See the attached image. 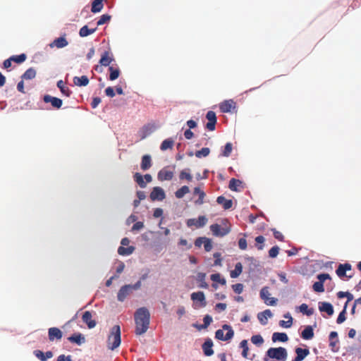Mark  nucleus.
Masks as SVG:
<instances>
[{"mask_svg": "<svg viewBox=\"0 0 361 361\" xmlns=\"http://www.w3.org/2000/svg\"><path fill=\"white\" fill-rule=\"evenodd\" d=\"M296 309L298 310V311L302 314L307 317L312 316L314 313V309L312 307L310 308L308 305L306 303L301 304L300 305L296 307Z\"/></svg>", "mask_w": 361, "mask_h": 361, "instance_id": "nucleus-36", "label": "nucleus"}, {"mask_svg": "<svg viewBox=\"0 0 361 361\" xmlns=\"http://www.w3.org/2000/svg\"><path fill=\"white\" fill-rule=\"evenodd\" d=\"M312 289L316 293H323L325 290L324 284L318 281L314 282Z\"/></svg>", "mask_w": 361, "mask_h": 361, "instance_id": "nucleus-57", "label": "nucleus"}, {"mask_svg": "<svg viewBox=\"0 0 361 361\" xmlns=\"http://www.w3.org/2000/svg\"><path fill=\"white\" fill-rule=\"evenodd\" d=\"M234 330L228 324L222 325V329H217L215 331V338L222 341H229L234 336Z\"/></svg>", "mask_w": 361, "mask_h": 361, "instance_id": "nucleus-4", "label": "nucleus"}, {"mask_svg": "<svg viewBox=\"0 0 361 361\" xmlns=\"http://www.w3.org/2000/svg\"><path fill=\"white\" fill-rule=\"evenodd\" d=\"M144 227H145L144 222L137 220L135 221V223L131 227L130 231L133 232V233L137 232V231H139L142 230V228H144Z\"/></svg>", "mask_w": 361, "mask_h": 361, "instance_id": "nucleus-60", "label": "nucleus"}, {"mask_svg": "<svg viewBox=\"0 0 361 361\" xmlns=\"http://www.w3.org/2000/svg\"><path fill=\"white\" fill-rule=\"evenodd\" d=\"M244 237L238 240V247L242 250H245L247 248V243L246 240L247 234L243 233Z\"/></svg>", "mask_w": 361, "mask_h": 361, "instance_id": "nucleus-61", "label": "nucleus"}, {"mask_svg": "<svg viewBox=\"0 0 361 361\" xmlns=\"http://www.w3.org/2000/svg\"><path fill=\"white\" fill-rule=\"evenodd\" d=\"M251 342L257 345V346H260L262 345L264 341V338L263 337L260 335V334H255V335H253L252 337H251Z\"/></svg>", "mask_w": 361, "mask_h": 361, "instance_id": "nucleus-54", "label": "nucleus"}, {"mask_svg": "<svg viewBox=\"0 0 361 361\" xmlns=\"http://www.w3.org/2000/svg\"><path fill=\"white\" fill-rule=\"evenodd\" d=\"M105 0H92L91 12L98 13L101 12L104 8V1Z\"/></svg>", "mask_w": 361, "mask_h": 361, "instance_id": "nucleus-34", "label": "nucleus"}, {"mask_svg": "<svg viewBox=\"0 0 361 361\" xmlns=\"http://www.w3.org/2000/svg\"><path fill=\"white\" fill-rule=\"evenodd\" d=\"M66 33L61 35L60 37L55 38L49 46L51 48L56 47L58 49H63L68 45V41L66 37Z\"/></svg>", "mask_w": 361, "mask_h": 361, "instance_id": "nucleus-17", "label": "nucleus"}, {"mask_svg": "<svg viewBox=\"0 0 361 361\" xmlns=\"http://www.w3.org/2000/svg\"><path fill=\"white\" fill-rule=\"evenodd\" d=\"M270 295V293L269 292V287L268 286H264L262 288V289L259 291V297L260 298L264 301L266 302L269 297Z\"/></svg>", "mask_w": 361, "mask_h": 361, "instance_id": "nucleus-56", "label": "nucleus"}, {"mask_svg": "<svg viewBox=\"0 0 361 361\" xmlns=\"http://www.w3.org/2000/svg\"><path fill=\"white\" fill-rule=\"evenodd\" d=\"M134 181L141 188H145L147 187V182H145L143 175L140 172H135L133 176Z\"/></svg>", "mask_w": 361, "mask_h": 361, "instance_id": "nucleus-42", "label": "nucleus"}, {"mask_svg": "<svg viewBox=\"0 0 361 361\" xmlns=\"http://www.w3.org/2000/svg\"><path fill=\"white\" fill-rule=\"evenodd\" d=\"M175 140L173 137H169L164 140L160 145V150L166 151L171 149L174 145Z\"/></svg>", "mask_w": 361, "mask_h": 361, "instance_id": "nucleus-39", "label": "nucleus"}, {"mask_svg": "<svg viewBox=\"0 0 361 361\" xmlns=\"http://www.w3.org/2000/svg\"><path fill=\"white\" fill-rule=\"evenodd\" d=\"M210 149L209 147H202L199 150H196L195 152V155L196 157L199 159L204 158L209 156L210 154Z\"/></svg>", "mask_w": 361, "mask_h": 361, "instance_id": "nucleus-52", "label": "nucleus"}, {"mask_svg": "<svg viewBox=\"0 0 361 361\" xmlns=\"http://www.w3.org/2000/svg\"><path fill=\"white\" fill-rule=\"evenodd\" d=\"M151 314L147 307H138L134 313V321L135 324V334L136 336H141L145 334L150 324Z\"/></svg>", "mask_w": 361, "mask_h": 361, "instance_id": "nucleus-1", "label": "nucleus"}, {"mask_svg": "<svg viewBox=\"0 0 361 361\" xmlns=\"http://www.w3.org/2000/svg\"><path fill=\"white\" fill-rule=\"evenodd\" d=\"M231 288L235 293L240 294L243 291L244 285L241 283H237L233 284L231 286Z\"/></svg>", "mask_w": 361, "mask_h": 361, "instance_id": "nucleus-62", "label": "nucleus"}, {"mask_svg": "<svg viewBox=\"0 0 361 361\" xmlns=\"http://www.w3.org/2000/svg\"><path fill=\"white\" fill-rule=\"evenodd\" d=\"M209 230L212 235L216 238H223L228 235L231 231V226L221 227V226L217 223H214L209 226Z\"/></svg>", "mask_w": 361, "mask_h": 361, "instance_id": "nucleus-6", "label": "nucleus"}, {"mask_svg": "<svg viewBox=\"0 0 361 361\" xmlns=\"http://www.w3.org/2000/svg\"><path fill=\"white\" fill-rule=\"evenodd\" d=\"M135 250V247L133 245L127 246H119L118 248V254L121 256H129L133 253Z\"/></svg>", "mask_w": 361, "mask_h": 361, "instance_id": "nucleus-40", "label": "nucleus"}, {"mask_svg": "<svg viewBox=\"0 0 361 361\" xmlns=\"http://www.w3.org/2000/svg\"><path fill=\"white\" fill-rule=\"evenodd\" d=\"M346 351L349 355L356 356L359 360H361V348L357 344L348 346L346 348Z\"/></svg>", "mask_w": 361, "mask_h": 361, "instance_id": "nucleus-41", "label": "nucleus"}, {"mask_svg": "<svg viewBox=\"0 0 361 361\" xmlns=\"http://www.w3.org/2000/svg\"><path fill=\"white\" fill-rule=\"evenodd\" d=\"M318 308L319 312L323 314L326 313L328 317H331L334 313L333 305L329 302L322 301L318 302ZM324 317L325 316L322 314Z\"/></svg>", "mask_w": 361, "mask_h": 361, "instance_id": "nucleus-14", "label": "nucleus"}, {"mask_svg": "<svg viewBox=\"0 0 361 361\" xmlns=\"http://www.w3.org/2000/svg\"><path fill=\"white\" fill-rule=\"evenodd\" d=\"M203 245L204 249L206 252H210L213 247L212 240L209 238L206 237Z\"/></svg>", "mask_w": 361, "mask_h": 361, "instance_id": "nucleus-63", "label": "nucleus"}, {"mask_svg": "<svg viewBox=\"0 0 361 361\" xmlns=\"http://www.w3.org/2000/svg\"><path fill=\"white\" fill-rule=\"evenodd\" d=\"M208 219L204 215H200L197 219L190 218L186 220V226L189 228L195 226L197 228H203L207 223Z\"/></svg>", "mask_w": 361, "mask_h": 361, "instance_id": "nucleus-7", "label": "nucleus"}, {"mask_svg": "<svg viewBox=\"0 0 361 361\" xmlns=\"http://www.w3.org/2000/svg\"><path fill=\"white\" fill-rule=\"evenodd\" d=\"M42 100L46 104H51L54 109H60L63 105V100L61 99L48 94L43 95Z\"/></svg>", "mask_w": 361, "mask_h": 361, "instance_id": "nucleus-12", "label": "nucleus"}, {"mask_svg": "<svg viewBox=\"0 0 361 361\" xmlns=\"http://www.w3.org/2000/svg\"><path fill=\"white\" fill-rule=\"evenodd\" d=\"M114 61H115V58L109 47L107 50H105L102 53L100 59L99 60V63L104 67H109V66H111V63Z\"/></svg>", "mask_w": 361, "mask_h": 361, "instance_id": "nucleus-11", "label": "nucleus"}, {"mask_svg": "<svg viewBox=\"0 0 361 361\" xmlns=\"http://www.w3.org/2000/svg\"><path fill=\"white\" fill-rule=\"evenodd\" d=\"M68 341L77 345H81L85 343V337L80 332H75L67 338Z\"/></svg>", "mask_w": 361, "mask_h": 361, "instance_id": "nucleus-21", "label": "nucleus"}, {"mask_svg": "<svg viewBox=\"0 0 361 361\" xmlns=\"http://www.w3.org/2000/svg\"><path fill=\"white\" fill-rule=\"evenodd\" d=\"M166 197L165 190L160 186L153 187L149 194V199L152 202L163 201Z\"/></svg>", "mask_w": 361, "mask_h": 361, "instance_id": "nucleus-8", "label": "nucleus"}, {"mask_svg": "<svg viewBox=\"0 0 361 361\" xmlns=\"http://www.w3.org/2000/svg\"><path fill=\"white\" fill-rule=\"evenodd\" d=\"M233 150V144L230 142H226L221 147L219 157H228Z\"/></svg>", "mask_w": 361, "mask_h": 361, "instance_id": "nucleus-35", "label": "nucleus"}, {"mask_svg": "<svg viewBox=\"0 0 361 361\" xmlns=\"http://www.w3.org/2000/svg\"><path fill=\"white\" fill-rule=\"evenodd\" d=\"M206 118L208 122L205 125V128L209 131H214L216 129V124L217 123L216 114L214 111H208L206 114Z\"/></svg>", "mask_w": 361, "mask_h": 361, "instance_id": "nucleus-13", "label": "nucleus"}, {"mask_svg": "<svg viewBox=\"0 0 361 361\" xmlns=\"http://www.w3.org/2000/svg\"><path fill=\"white\" fill-rule=\"evenodd\" d=\"M257 317L261 324L266 325L268 322V318L273 317V313L269 309H267L259 312Z\"/></svg>", "mask_w": 361, "mask_h": 361, "instance_id": "nucleus-28", "label": "nucleus"}, {"mask_svg": "<svg viewBox=\"0 0 361 361\" xmlns=\"http://www.w3.org/2000/svg\"><path fill=\"white\" fill-rule=\"evenodd\" d=\"M236 108V104L233 99H226L219 104V109L222 113H231Z\"/></svg>", "mask_w": 361, "mask_h": 361, "instance_id": "nucleus-19", "label": "nucleus"}, {"mask_svg": "<svg viewBox=\"0 0 361 361\" xmlns=\"http://www.w3.org/2000/svg\"><path fill=\"white\" fill-rule=\"evenodd\" d=\"M56 87L59 89L61 93L63 96H65L66 97H71V95L72 94V91L68 87H67L65 85L64 82L62 80H59L57 81Z\"/></svg>", "mask_w": 361, "mask_h": 361, "instance_id": "nucleus-33", "label": "nucleus"}, {"mask_svg": "<svg viewBox=\"0 0 361 361\" xmlns=\"http://www.w3.org/2000/svg\"><path fill=\"white\" fill-rule=\"evenodd\" d=\"M255 246L259 250H263L264 247L265 238L263 235H257L255 238Z\"/></svg>", "mask_w": 361, "mask_h": 361, "instance_id": "nucleus-55", "label": "nucleus"}, {"mask_svg": "<svg viewBox=\"0 0 361 361\" xmlns=\"http://www.w3.org/2000/svg\"><path fill=\"white\" fill-rule=\"evenodd\" d=\"M245 261L250 262L249 265V272L250 273H257L262 274V265L261 262L256 259L254 257L247 256L245 257Z\"/></svg>", "mask_w": 361, "mask_h": 361, "instance_id": "nucleus-9", "label": "nucleus"}, {"mask_svg": "<svg viewBox=\"0 0 361 361\" xmlns=\"http://www.w3.org/2000/svg\"><path fill=\"white\" fill-rule=\"evenodd\" d=\"M190 192V188L185 185L178 188L175 192V197L177 199H182L186 194Z\"/></svg>", "mask_w": 361, "mask_h": 361, "instance_id": "nucleus-47", "label": "nucleus"}, {"mask_svg": "<svg viewBox=\"0 0 361 361\" xmlns=\"http://www.w3.org/2000/svg\"><path fill=\"white\" fill-rule=\"evenodd\" d=\"M317 279L318 281L322 282V283L324 284V283L326 280L331 279V276L328 273L322 272V273H319L317 275Z\"/></svg>", "mask_w": 361, "mask_h": 361, "instance_id": "nucleus-58", "label": "nucleus"}, {"mask_svg": "<svg viewBox=\"0 0 361 361\" xmlns=\"http://www.w3.org/2000/svg\"><path fill=\"white\" fill-rule=\"evenodd\" d=\"M121 343V326L118 324L114 325L110 330L108 336L107 347L111 350H114L120 346Z\"/></svg>", "mask_w": 361, "mask_h": 361, "instance_id": "nucleus-3", "label": "nucleus"}, {"mask_svg": "<svg viewBox=\"0 0 361 361\" xmlns=\"http://www.w3.org/2000/svg\"><path fill=\"white\" fill-rule=\"evenodd\" d=\"M295 353L298 357H299L301 360H303L310 354V349L306 345L305 348L296 347L295 348Z\"/></svg>", "mask_w": 361, "mask_h": 361, "instance_id": "nucleus-43", "label": "nucleus"}, {"mask_svg": "<svg viewBox=\"0 0 361 361\" xmlns=\"http://www.w3.org/2000/svg\"><path fill=\"white\" fill-rule=\"evenodd\" d=\"M216 203L221 205L224 210H228L232 208L233 202L231 199H226L224 195H219L217 197Z\"/></svg>", "mask_w": 361, "mask_h": 361, "instance_id": "nucleus-26", "label": "nucleus"}, {"mask_svg": "<svg viewBox=\"0 0 361 361\" xmlns=\"http://www.w3.org/2000/svg\"><path fill=\"white\" fill-rule=\"evenodd\" d=\"M243 264L241 262H237L235 264V268L233 270H231L230 272V276L232 279H236L238 278L241 273L243 272Z\"/></svg>", "mask_w": 361, "mask_h": 361, "instance_id": "nucleus-46", "label": "nucleus"}, {"mask_svg": "<svg viewBox=\"0 0 361 361\" xmlns=\"http://www.w3.org/2000/svg\"><path fill=\"white\" fill-rule=\"evenodd\" d=\"M108 71H109L108 79L111 81L116 80V79H118L120 77V75L121 74V71L117 64H116L115 66H114V65L109 66Z\"/></svg>", "mask_w": 361, "mask_h": 361, "instance_id": "nucleus-25", "label": "nucleus"}, {"mask_svg": "<svg viewBox=\"0 0 361 361\" xmlns=\"http://www.w3.org/2000/svg\"><path fill=\"white\" fill-rule=\"evenodd\" d=\"M243 185H244V183L242 180L235 178H232L229 180L228 188L231 191L238 192V191H240L238 187H240V186L243 187Z\"/></svg>", "mask_w": 361, "mask_h": 361, "instance_id": "nucleus-37", "label": "nucleus"}, {"mask_svg": "<svg viewBox=\"0 0 361 361\" xmlns=\"http://www.w3.org/2000/svg\"><path fill=\"white\" fill-rule=\"evenodd\" d=\"M346 315H347V312L341 310L339 312L338 317L336 319V323L338 324H343L347 319Z\"/></svg>", "mask_w": 361, "mask_h": 361, "instance_id": "nucleus-64", "label": "nucleus"}, {"mask_svg": "<svg viewBox=\"0 0 361 361\" xmlns=\"http://www.w3.org/2000/svg\"><path fill=\"white\" fill-rule=\"evenodd\" d=\"M280 248L278 245H274L269 250V257L274 259L276 258L279 253Z\"/></svg>", "mask_w": 361, "mask_h": 361, "instance_id": "nucleus-59", "label": "nucleus"}, {"mask_svg": "<svg viewBox=\"0 0 361 361\" xmlns=\"http://www.w3.org/2000/svg\"><path fill=\"white\" fill-rule=\"evenodd\" d=\"M63 335V331L58 327H50L48 329V338L50 342L60 341Z\"/></svg>", "mask_w": 361, "mask_h": 361, "instance_id": "nucleus-18", "label": "nucleus"}, {"mask_svg": "<svg viewBox=\"0 0 361 361\" xmlns=\"http://www.w3.org/2000/svg\"><path fill=\"white\" fill-rule=\"evenodd\" d=\"M179 178L181 180H186L189 182L191 181L192 180V176L190 173V169L188 168L180 171Z\"/></svg>", "mask_w": 361, "mask_h": 361, "instance_id": "nucleus-49", "label": "nucleus"}, {"mask_svg": "<svg viewBox=\"0 0 361 361\" xmlns=\"http://www.w3.org/2000/svg\"><path fill=\"white\" fill-rule=\"evenodd\" d=\"M346 271L342 267V266L339 264L337 269H336V275L341 279H343L344 278H347V280H349L350 278H352V276H348L346 274Z\"/></svg>", "mask_w": 361, "mask_h": 361, "instance_id": "nucleus-53", "label": "nucleus"}, {"mask_svg": "<svg viewBox=\"0 0 361 361\" xmlns=\"http://www.w3.org/2000/svg\"><path fill=\"white\" fill-rule=\"evenodd\" d=\"M317 326L315 322L312 325L305 326L303 331L300 333V336L302 339L309 341L314 338V329Z\"/></svg>", "mask_w": 361, "mask_h": 361, "instance_id": "nucleus-20", "label": "nucleus"}, {"mask_svg": "<svg viewBox=\"0 0 361 361\" xmlns=\"http://www.w3.org/2000/svg\"><path fill=\"white\" fill-rule=\"evenodd\" d=\"M36 70L33 67L27 68L20 76L22 80H30L35 78Z\"/></svg>", "mask_w": 361, "mask_h": 361, "instance_id": "nucleus-44", "label": "nucleus"}, {"mask_svg": "<svg viewBox=\"0 0 361 361\" xmlns=\"http://www.w3.org/2000/svg\"><path fill=\"white\" fill-rule=\"evenodd\" d=\"M190 299L193 302L192 307L194 309L204 307L207 304L205 294L202 290L192 293Z\"/></svg>", "mask_w": 361, "mask_h": 361, "instance_id": "nucleus-5", "label": "nucleus"}, {"mask_svg": "<svg viewBox=\"0 0 361 361\" xmlns=\"http://www.w3.org/2000/svg\"><path fill=\"white\" fill-rule=\"evenodd\" d=\"M239 348H242V356L244 358H247L249 347L247 340L243 339L240 341L239 344Z\"/></svg>", "mask_w": 361, "mask_h": 361, "instance_id": "nucleus-50", "label": "nucleus"}, {"mask_svg": "<svg viewBox=\"0 0 361 361\" xmlns=\"http://www.w3.org/2000/svg\"><path fill=\"white\" fill-rule=\"evenodd\" d=\"M206 273L198 272L195 276V281L197 283V287L199 288L207 289L209 284L206 282Z\"/></svg>", "mask_w": 361, "mask_h": 361, "instance_id": "nucleus-29", "label": "nucleus"}, {"mask_svg": "<svg viewBox=\"0 0 361 361\" xmlns=\"http://www.w3.org/2000/svg\"><path fill=\"white\" fill-rule=\"evenodd\" d=\"M149 246L152 248L154 253L159 254L160 253L165 247L166 245L164 244L162 238L160 236L155 238L149 244Z\"/></svg>", "mask_w": 361, "mask_h": 361, "instance_id": "nucleus-16", "label": "nucleus"}, {"mask_svg": "<svg viewBox=\"0 0 361 361\" xmlns=\"http://www.w3.org/2000/svg\"><path fill=\"white\" fill-rule=\"evenodd\" d=\"M33 355L40 361H47L54 356V353L51 350L44 352L38 349L33 351Z\"/></svg>", "mask_w": 361, "mask_h": 361, "instance_id": "nucleus-24", "label": "nucleus"}, {"mask_svg": "<svg viewBox=\"0 0 361 361\" xmlns=\"http://www.w3.org/2000/svg\"><path fill=\"white\" fill-rule=\"evenodd\" d=\"M73 80L74 85L78 87H85L90 82L89 78L85 75L81 76H75Z\"/></svg>", "mask_w": 361, "mask_h": 361, "instance_id": "nucleus-31", "label": "nucleus"}, {"mask_svg": "<svg viewBox=\"0 0 361 361\" xmlns=\"http://www.w3.org/2000/svg\"><path fill=\"white\" fill-rule=\"evenodd\" d=\"M152 166V160L150 154H146L142 156L140 162V169L145 171L149 170Z\"/></svg>", "mask_w": 361, "mask_h": 361, "instance_id": "nucleus-27", "label": "nucleus"}, {"mask_svg": "<svg viewBox=\"0 0 361 361\" xmlns=\"http://www.w3.org/2000/svg\"><path fill=\"white\" fill-rule=\"evenodd\" d=\"M173 177V172L167 171L165 168L161 169L157 173V178L160 181L171 180Z\"/></svg>", "mask_w": 361, "mask_h": 361, "instance_id": "nucleus-30", "label": "nucleus"}, {"mask_svg": "<svg viewBox=\"0 0 361 361\" xmlns=\"http://www.w3.org/2000/svg\"><path fill=\"white\" fill-rule=\"evenodd\" d=\"M289 338L285 332H274L272 334L271 340L274 343L281 342L286 343L288 341Z\"/></svg>", "mask_w": 361, "mask_h": 361, "instance_id": "nucleus-32", "label": "nucleus"}, {"mask_svg": "<svg viewBox=\"0 0 361 361\" xmlns=\"http://www.w3.org/2000/svg\"><path fill=\"white\" fill-rule=\"evenodd\" d=\"M157 127L154 123H148L144 125L137 132V134L140 138V140H145L151 134H152L156 130Z\"/></svg>", "mask_w": 361, "mask_h": 361, "instance_id": "nucleus-10", "label": "nucleus"}, {"mask_svg": "<svg viewBox=\"0 0 361 361\" xmlns=\"http://www.w3.org/2000/svg\"><path fill=\"white\" fill-rule=\"evenodd\" d=\"M111 19V16L108 13L102 14L97 21V26H101L104 24H108Z\"/></svg>", "mask_w": 361, "mask_h": 361, "instance_id": "nucleus-51", "label": "nucleus"}, {"mask_svg": "<svg viewBox=\"0 0 361 361\" xmlns=\"http://www.w3.org/2000/svg\"><path fill=\"white\" fill-rule=\"evenodd\" d=\"M288 351L284 347H271L264 354L263 361H286Z\"/></svg>", "mask_w": 361, "mask_h": 361, "instance_id": "nucleus-2", "label": "nucleus"}, {"mask_svg": "<svg viewBox=\"0 0 361 361\" xmlns=\"http://www.w3.org/2000/svg\"><path fill=\"white\" fill-rule=\"evenodd\" d=\"M82 322L87 326L88 329H92L97 325V322L92 319V314L91 311H85L82 315Z\"/></svg>", "mask_w": 361, "mask_h": 361, "instance_id": "nucleus-23", "label": "nucleus"}, {"mask_svg": "<svg viewBox=\"0 0 361 361\" xmlns=\"http://www.w3.org/2000/svg\"><path fill=\"white\" fill-rule=\"evenodd\" d=\"M214 343L212 338L207 337L204 338V343L202 344L203 355L206 357H211L214 355L213 349Z\"/></svg>", "mask_w": 361, "mask_h": 361, "instance_id": "nucleus-15", "label": "nucleus"}, {"mask_svg": "<svg viewBox=\"0 0 361 361\" xmlns=\"http://www.w3.org/2000/svg\"><path fill=\"white\" fill-rule=\"evenodd\" d=\"M132 293L130 284L122 286L117 293V300L119 302H123L126 298Z\"/></svg>", "mask_w": 361, "mask_h": 361, "instance_id": "nucleus-22", "label": "nucleus"}, {"mask_svg": "<svg viewBox=\"0 0 361 361\" xmlns=\"http://www.w3.org/2000/svg\"><path fill=\"white\" fill-rule=\"evenodd\" d=\"M97 30V26L94 28H90L87 25H83L79 30V36L80 37H86L93 33Z\"/></svg>", "mask_w": 361, "mask_h": 361, "instance_id": "nucleus-38", "label": "nucleus"}, {"mask_svg": "<svg viewBox=\"0 0 361 361\" xmlns=\"http://www.w3.org/2000/svg\"><path fill=\"white\" fill-rule=\"evenodd\" d=\"M210 279L212 282H216L218 285L225 286L226 284V279L219 272L211 274Z\"/></svg>", "mask_w": 361, "mask_h": 361, "instance_id": "nucleus-45", "label": "nucleus"}, {"mask_svg": "<svg viewBox=\"0 0 361 361\" xmlns=\"http://www.w3.org/2000/svg\"><path fill=\"white\" fill-rule=\"evenodd\" d=\"M11 59L13 62L20 65L24 63L27 59V54L25 53H21L17 55L11 56Z\"/></svg>", "mask_w": 361, "mask_h": 361, "instance_id": "nucleus-48", "label": "nucleus"}]
</instances>
